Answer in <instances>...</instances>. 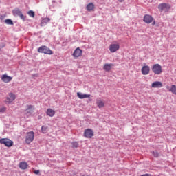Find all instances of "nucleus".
Listing matches in <instances>:
<instances>
[{
  "instance_id": "obj_1",
  "label": "nucleus",
  "mask_w": 176,
  "mask_h": 176,
  "mask_svg": "<svg viewBox=\"0 0 176 176\" xmlns=\"http://www.w3.org/2000/svg\"><path fill=\"white\" fill-rule=\"evenodd\" d=\"M151 69L155 75H160V74L163 72L162 70V65H160L159 63L153 65Z\"/></svg>"
},
{
  "instance_id": "obj_2",
  "label": "nucleus",
  "mask_w": 176,
  "mask_h": 176,
  "mask_svg": "<svg viewBox=\"0 0 176 176\" xmlns=\"http://www.w3.org/2000/svg\"><path fill=\"white\" fill-rule=\"evenodd\" d=\"M38 53H44V54H53V51L45 45L41 46L38 49Z\"/></svg>"
},
{
  "instance_id": "obj_3",
  "label": "nucleus",
  "mask_w": 176,
  "mask_h": 176,
  "mask_svg": "<svg viewBox=\"0 0 176 176\" xmlns=\"http://www.w3.org/2000/svg\"><path fill=\"white\" fill-rule=\"evenodd\" d=\"M34 138H35V133L34 131L27 133L25 138L26 144H30L32 142V141H34Z\"/></svg>"
},
{
  "instance_id": "obj_4",
  "label": "nucleus",
  "mask_w": 176,
  "mask_h": 176,
  "mask_svg": "<svg viewBox=\"0 0 176 176\" xmlns=\"http://www.w3.org/2000/svg\"><path fill=\"white\" fill-rule=\"evenodd\" d=\"M0 144H3L5 146L8 148H10V146H13V141L10 140L8 138H2L0 139Z\"/></svg>"
},
{
  "instance_id": "obj_5",
  "label": "nucleus",
  "mask_w": 176,
  "mask_h": 176,
  "mask_svg": "<svg viewBox=\"0 0 176 176\" xmlns=\"http://www.w3.org/2000/svg\"><path fill=\"white\" fill-rule=\"evenodd\" d=\"M16 100V94L10 93L9 96L6 98V104H12Z\"/></svg>"
},
{
  "instance_id": "obj_6",
  "label": "nucleus",
  "mask_w": 176,
  "mask_h": 176,
  "mask_svg": "<svg viewBox=\"0 0 176 176\" xmlns=\"http://www.w3.org/2000/svg\"><path fill=\"white\" fill-rule=\"evenodd\" d=\"M34 109L33 105H27L26 109L24 111L25 115H26V116H31V114L32 113V112H34Z\"/></svg>"
},
{
  "instance_id": "obj_7",
  "label": "nucleus",
  "mask_w": 176,
  "mask_h": 176,
  "mask_svg": "<svg viewBox=\"0 0 176 176\" xmlns=\"http://www.w3.org/2000/svg\"><path fill=\"white\" fill-rule=\"evenodd\" d=\"M84 137H85V138H91L94 137V132L92 129H87L84 131Z\"/></svg>"
},
{
  "instance_id": "obj_8",
  "label": "nucleus",
  "mask_w": 176,
  "mask_h": 176,
  "mask_svg": "<svg viewBox=\"0 0 176 176\" xmlns=\"http://www.w3.org/2000/svg\"><path fill=\"white\" fill-rule=\"evenodd\" d=\"M119 49H120V45H119V43L111 44L109 45V51L111 52V53H116V52H118Z\"/></svg>"
},
{
  "instance_id": "obj_9",
  "label": "nucleus",
  "mask_w": 176,
  "mask_h": 176,
  "mask_svg": "<svg viewBox=\"0 0 176 176\" xmlns=\"http://www.w3.org/2000/svg\"><path fill=\"white\" fill-rule=\"evenodd\" d=\"M170 8H171V6H170V4H168V3H161L158 6V9L161 12H163V10H169V9Z\"/></svg>"
},
{
  "instance_id": "obj_10",
  "label": "nucleus",
  "mask_w": 176,
  "mask_h": 176,
  "mask_svg": "<svg viewBox=\"0 0 176 176\" xmlns=\"http://www.w3.org/2000/svg\"><path fill=\"white\" fill-rule=\"evenodd\" d=\"M82 54H83V51L80 50V48H77L74 50L73 53V56L75 59L79 58V57H82Z\"/></svg>"
},
{
  "instance_id": "obj_11",
  "label": "nucleus",
  "mask_w": 176,
  "mask_h": 176,
  "mask_svg": "<svg viewBox=\"0 0 176 176\" xmlns=\"http://www.w3.org/2000/svg\"><path fill=\"white\" fill-rule=\"evenodd\" d=\"M12 13L14 14V16H19L20 19H21V20H25V16H24V14H23V13L21 12V11L19 9H15L12 11Z\"/></svg>"
},
{
  "instance_id": "obj_12",
  "label": "nucleus",
  "mask_w": 176,
  "mask_h": 176,
  "mask_svg": "<svg viewBox=\"0 0 176 176\" xmlns=\"http://www.w3.org/2000/svg\"><path fill=\"white\" fill-rule=\"evenodd\" d=\"M12 79H13V77L9 76L7 74H3L1 76V80L2 82H4V83H9V82H12Z\"/></svg>"
},
{
  "instance_id": "obj_13",
  "label": "nucleus",
  "mask_w": 176,
  "mask_h": 176,
  "mask_svg": "<svg viewBox=\"0 0 176 176\" xmlns=\"http://www.w3.org/2000/svg\"><path fill=\"white\" fill-rule=\"evenodd\" d=\"M143 21L146 24H151L153 21V17L149 14H146L144 16Z\"/></svg>"
},
{
  "instance_id": "obj_14",
  "label": "nucleus",
  "mask_w": 176,
  "mask_h": 176,
  "mask_svg": "<svg viewBox=\"0 0 176 176\" xmlns=\"http://www.w3.org/2000/svg\"><path fill=\"white\" fill-rule=\"evenodd\" d=\"M141 72L142 75H148L149 72H151V67L148 65H144L142 67Z\"/></svg>"
},
{
  "instance_id": "obj_15",
  "label": "nucleus",
  "mask_w": 176,
  "mask_h": 176,
  "mask_svg": "<svg viewBox=\"0 0 176 176\" xmlns=\"http://www.w3.org/2000/svg\"><path fill=\"white\" fill-rule=\"evenodd\" d=\"M96 105L98 108H104V107H105V102L102 100L100 98H98L96 100Z\"/></svg>"
},
{
  "instance_id": "obj_16",
  "label": "nucleus",
  "mask_w": 176,
  "mask_h": 176,
  "mask_svg": "<svg viewBox=\"0 0 176 176\" xmlns=\"http://www.w3.org/2000/svg\"><path fill=\"white\" fill-rule=\"evenodd\" d=\"M153 88H160L163 87V83L160 81H155L151 84Z\"/></svg>"
},
{
  "instance_id": "obj_17",
  "label": "nucleus",
  "mask_w": 176,
  "mask_h": 176,
  "mask_svg": "<svg viewBox=\"0 0 176 176\" xmlns=\"http://www.w3.org/2000/svg\"><path fill=\"white\" fill-rule=\"evenodd\" d=\"M113 67V64H112V63H110V64L106 63L103 66V69L104 71H107V72H109V71H111V69H112Z\"/></svg>"
},
{
  "instance_id": "obj_18",
  "label": "nucleus",
  "mask_w": 176,
  "mask_h": 176,
  "mask_svg": "<svg viewBox=\"0 0 176 176\" xmlns=\"http://www.w3.org/2000/svg\"><path fill=\"white\" fill-rule=\"evenodd\" d=\"M77 96L80 100H83V98H89L90 94H82V93H80V92H78L77 93Z\"/></svg>"
},
{
  "instance_id": "obj_19",
  "label": "nucleus",
  "mask_w": 176,
  "mask_h": 176,
  "mask_svg": "<svg viewBox=\"0 0 176 176\" xmlns=\"http://www.w3.org/2000/svg\"><path fill=\"white\" fill-rule=\"evenodd\" d=\"M166 89H167V90H168V91H170L173 94L176 95V85H172L170 88L169 86H166Z\"/></svg>"
},
{
  "instance_id": "obj_20",
  "label": "nucleus",
  "mask_w": 176,
  "mask_h": 176,
  "mask_svg": "<svg viewBox=\"0 0 176 176\" xmlns=\"http://www.w3.org/2000/svg\"><path fill=\"white\" fill-rule=\"evenodd\" d=\"M19 168L21 170H27L28 168V164L25 162H20Z\"/></svg>"
},
{
  "instance_id": "obj_21",
  "label": "nucleus",
  "mask_w": 176,
  "mask_h": 176,
  "mask_svg": "<svg viewBox=\"0 0 176 176\" xmlns=\"http://www.w3.org/2000/svg\"><path fill=\"white\" fill-rule=\"evenodd\" d=\"M47 116H50V118H53L54 115H56V111L52 109H48L46 112Z\"/></svg>"
},
{
  "instance_id": "obj_22",
  "label": "nucleus",
  "mask_w": 176,
  "mask_h": 176,
  "mask_svg": "<svg viewBox=\"0 0 176 176\" xmlns=\"http://www.w3.org/2000/svg\"><path fill=\"white\" fill-rule=\"evenodd\" d=\"M94 10V4L93 3H89L87 6V10H88V12H91V10Z\"/></svg>"
},
{
  "instance_id": "obj_23",
  "label": "nucleus",
  "mask_w": 176,
  "mask_h": 176,
  "mask_svg": "<svg viewBox=\"0 0 176 176\" xmlns=\"http://www.w3.org/2000/svg\"><path fill=\"white\" fill-rule=\"evenodd\" d=\"M50 21V19L49 18H45L41 21V26L43 27V25H45V24H47V23H49Z\"/></svg>"
},
{
  "instance_id": "obj_24",
  "label": "nucleus",
  "mask_w": 176,
  "mask_h": 176,
  "mask_svg": "<svg viewBox=\"0 0 176 176\" xmlns=\"http://www.w3.org/2000/svg\"><path fill=\"white\" fill-rule=\"evenodd\" d=\"M5 23L8 24L9 25H13V21L11 19H6Z\"/></svg>"
},
{
  "instance_id": "obj_25",
  "label": "nucleus",
  "mask_w": 176,
  "mask_h": 176,
  "mask_svg": "<svg viewBox=\"0 0 176 176\" xmlns=\"http://www.w3.org/2000/svg\"><path fill=\"white\" fill-rule=\"evenodd\" d=\"M28 14L30 16V17H35V12H34V11L32 10H30L28 12Z\"/></svg>"
},
{
  "instance_id": "obj_26",
  "label": "nucleus",
  "mask_w": 176,
  "mask_h": 176,
  "mask_svg": "<svg viewBox=\"0 0 176 176\" xmlns=\"http://www.w3.org/2000/svg\"><path fill=\"white\" fill-rule=\"evenodd\" d=\"M41 131H42V133H43V134H45V133H47V126H42L41 127Z\"/></svg>"
},
{
  "instance_id": "obj_27",
  "label": "nucleus",
  "mask_w": 176,
  "mask_h": 176,
  "mask_svg": "<svg viewBox=\"0 0 176 176\" xmlns=\"http://www.w3.org/2000/svg\"><path fill=\"white\" fill-rule=\"evenodd\" d=\"M72 148H78L79 146V144L77 142H74L72 143Z\"/></svg>"
},
{
  "instance_id": "obj_28",
  "label": "nucleus",
  "mask_w": 176,
  "mask_h": 176,
  "mask_svg": "<svg viewBox=\"0 0 176 176\" xmlns=\"http://www.w3.org/2000/svg\"><path fill=\"white\" fill-rule=\"evenodd\" d=\"M6 111V107H3L1 108H0V112H1L2 113H3V112Z\"/></svg>"
},
{
  "instance_id": "obj_29",
  "label": "nucleus",
  "mask_w": 176,
  "mask_h": 176,
  "mask_svg": "<svg viewBox=\"0 0 176 176\" xmlns=\"http://www.w3.org/2000/svg\"><path fill=\"white\" fill-rule=\"evenodd\" d=\"M153 155L155 157H159V153L157 151L153 152Z\"/></svg>"
},
{
  "instance_id": "obj_30",
  "label": "nucleus",
  "mask_w": 176,
  "mask_h": 176,
  "mask_svg": "<svg viewBox=\"0 0 176 176\" xmlns=\"http://www.w3.org/2000/svg\"><path fill=\"white\" fill-rule=\"evenodd\" d=\"M156 24V21H155V19H153V21H152V25H155Z\"/></svg>"
},
{
  "instance_id": "obj_31",
  "label": "nucleus",
  "mask_w": 176,
  "mask_h": 176,
  "mask_svg": "<svg viewBox=\"0 0 176 176\" xmlns=\"http://www.w3.org/2000/svg\"><path fill=\"white\" fill-rule=\"evenodd\" d=\"M34 174H39V170H34Z\"/></svg>"
},
{
  "instance_id": "obj_32",
  "label": "nucleus",
  "mask_w": 176,
  "mask_h": 176,
  "mask_svg": "<svg viewBox=\"0 0 176 176\" xmlns=\"http://www.w3.org/2000/svg\"><path fill=\"white\" fill-rule=\"evenodd\" d=\"M118 2H124V0H118Z\"/></svg>"
},
{
  "instance_id": "obj_33",
  "label": "nucleus",
  "mask_w": 176,
  "mask_h": 176,
  "mask_svg": "<svg viewBox=\"0 0 176 176\" xmlns=\"http://www.w3.org/2000/svg\"><path fill=\"white\" fill-rule=\"evenodd\" d=\"M82 176H89V175H83Z\"/></svg>"
}]
</instances>
